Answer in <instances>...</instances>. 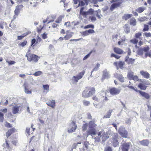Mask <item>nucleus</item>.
<instances>
[{"label": "nucleus", "instance_id": "10", "mask_svg": "<svg viewBox=\"0 0 151 151\" xmlns=\"http://www.w3.org/2000/svg\"><path fill=\"white\" fill-rule=\"evenodd\" d=\"M100 98L102 100L103 103H104L108 101L109 100L106 96V93H104V91H101L99 93Z\"/></svg>", "mask_w": 151, "mask_h": 151}, {"label": "nucleus", "instance_id": "42", "mask_svg": "<svg viewBox=\"0 0 151 151\" xmlns=\"http://www.w3.org/2000/svg\"><path fill=\"white\" fill-rule=\"evenodd\" d=\"M44 27V26H42L41 25L39 26V28H37V32L38 33H40Z\"/></svg>", "mask_w": 151, "mask_h": 151}, {"label": "nucleus", "instance_id": "43", "mask_svg": "<svg viewBox=\"0 0 151 151\" xmlns=\"http://www.w3.org/2000/svg\"><path fill=\"white\" fill-rule=\"evenodd\" d=\"M149 26L147 25L144 24L143 31V32L147 31L149 30Z\"/></svg>", "mask_w": 151, "mask_h": 151}, {"label": "nucleus", "instance_id": "17", "mask_svg": "<svg viewBox=\"0 0 151 151\" xmlns=\"http://www.w3.org/2000/svg\"><path fill=\"white\" fill-rule=\"evenodd\" d=\"M114 65L116 66L117 69L119 68L122 69L123 67V62L122 61L114 62Z\"/></svg>", "mask_w": 151, "mask_h": 151}, {"label": "nucleus", "instance_id": "1", "mask_svg": "<svg viewBox=\"0 0 151 151\" xmlns=\"http://www.w3.org/2000/svg\"><path fill=\"white\" fill-rule=\"evenodd\" d=\"M97 126L94 120L90 121L88 124V126L89 129L87 132L88 135H93V137L95 142H99L101 140V139L103 142H105L109 137L108 133L104 130H102L97 133L95 128Z\"/></svg>", "mask_w": 151, "mask_h": 151}, {"label": "nucleus", "instance_id": "4", "mask_svg": "<svg viewBox=\"0 0 151 151\" xmlns=\"http://www.w3.org/2000/svg\"><path fill=\"white\" fill-rule=\"evenodd\" d=\"M110 2L113 4L110 6V10L113 11L115 9L120 6L122 1V0H111Z\"/></svg>", "mask_w": 151, "mask_h": 151}, {"label": "nucleus", "instance_id": "50", "mask_svg": "<svg viewBox=\"0 0 151 151\" xmlns=\"http://www.w3.org/2000/svg\"><path fill=\"white\" fill-rule=\"evenodd\" d=\"M133 80L135 81H139V79H138V77L137 76H134L132 80Z\"/></svg>", "mask_w": 151, "mask_h": 151}, {"label": "nucleus", "instance_id": "18", "mask_svg": "<svg viewBox=\"0 0 151 151\" xmlns=\"http://www.w3.org/2000/svg\"><path fill=\"white\" fill-rule=\"evenodd\" d=\"M46 104L48 106L54 108L55 106V101L54 100H50Z\"/></svg>", "mask_w": 151, "mask_h": 151}, {"label": "nucleus", "instance_id": "54", "mask_svg": "<svg viewBox=\"0 0 151 151\" xmlns=\"http://www.w3.org/2000/svg\"><path fill=\"white\" fill-rule=\"evenodd\" d=\"M104 151H112V149L111 147L108 146L105 148Z\"/></svg>", "mask_w": 151, "mask_h": 151}, {"label": "nucleus", "instance_id": "51", "mask_svg": "<svg viewBox=\"0 0 151 151\" xmlns=\"http://www.w3.org/2000/svg\"><path fill=\"white\" fill-rule=\"evenodd\" d=\"M29 0H17V2L18 4H19L21 3H22L24 2H27Z\"/></svg>", "mask_w": 151, "mask_h": 151}, {"label": "nucleus", "instance_id": "33", "mask_svg": "<svg viewBox=\"0 0 151 151\" xmlns=\"http://www.w3.org/2000/svg\"><path fill=\"white\" fill-rule=\"evenodd\" d=\"M13 113L14 114L17 113L19 111V107L18 106H14L12 109Z\"/></svg>", "mask_w": 151, "mask_h": 151}, {"label": "nucleus", "instance_id": "24", "mask_svg": "<svg viewBox=\"0 0 151 151\" xmlns=\"http://www.w3.org/2000/svg\"><path fill=\"white\" fill-rule=\"evenodd\" d=\"M114 50L116 53L119 54H122L123 52V51L121 49L117 47L114 48Z\"/></svg>", "mask_w": 151, "mask_h": 151}, {"label": "nucleus", "instance_id": "32", "mask_svg": "<svg viewBox=\"0 0 151 151\" xmlns=\"http://www.w3.org/2000/svg\"><path fill=\"white\" fill-rule=\"evenodd\" d=\"M144 10V7L142 6L138 8L136 10V12H138L139 13H141L143 12Z\"/></svg>", "mask_w": 151, "mask_h": 151}, {"label": "nucleus", "instance_id": "3", "mask_svg": "<svg viewBox=\"0 0 151 151\" xmlns=\"http://www.w3.org/2000/svg\"><path fill=\"white\" fill-rule=\"evenodd\" d=\"M30 51V50H29L26 55L25 56L27 58V60L29 62H37L40 57L36 55L32 54Z\"/></svg>", "mask_w": 151, "mask_h": 151}, {"label": "nucleus", "instance_id": "27", "mask_svg": "<svg viewBox=\"0 0 151 151\" xmlns=\"http://www.w3.org/2000/svg\"><path fill=\"white\" fill-rule=\"evenodd\" d=\"M42 86L45 92L46 93L48 92L49 89V86L48 85H43Z\"/></svg>", "mask_w": 151, "mask_h": 151}, {"label": "nucleus", "instance_id": "48", "mask_svg": "<svg viewBox=\"0 0 151 151\" xmlns=\"http://www.w3.org/2000/svg\"><path fill=\"white\" fill-rule=\"evenodd\" d=\"M141 36L142 33L141 32H139L135 34L134 37L137 38H139Z\"/></svg>", "mask_w": 151, "mask_h": 151}, {"label": "nucleus", "instance_id": "11", "mask_svg": "<svg viewBox=\"0 0 151 151\" xmlns=\"http://www.w3.org/2000/svg\"><path fill=\"white\" fill-rule=\"evenodd\" d=\"M88 88V91H89L88 94L89 95V97L92 96V95L95 94L96 93V89L93 87L87 86Z\"/></svg>", "mask_w": 151, "mask_h": 151}, {"label": "nucleus", "instance_id": "29", "mask_svg": "<svg viewBox=\"0 0 151 151\" xmlns=\"http://www.w3.org/2000/svg\"><path fill=\"white\" fill-rule=\"evenodd\" d=\"M96 52V50H91L89 53L86 55L83 58V60H86L87 58L88 57H89L91 54L93 52L95 53Z\"/></svg>", "mask_w": 151, "mask_h": 151}, {"label": "nucleus", "instance_id": "2", "mask_svg": "<svg viewBox=\"0 0 151 151\" xmlns=\"http://www.w3.org/2000/svg\"><path fill=\"white\" fill-rule=\"evenodd\" d=\"M84 7H81L80 10L79 18L81 20L86 18L88 15H92L94 13L93 10L91 8L89 9L87 11H84Z\"/></svg>", "mask_w": 151, "mask_h": 151}, {"label": "nucleus", "instance_id": "53", "mask_svg": "<svg viewBox=\"0 0 151 151\" xmlns=\"http://www.w3.org/2000/svg\"><path fill=\"white\" fill-rule=\"evenodd\" d=\"M96 12H97L96 14V17L99 19L101 18V17L100 15V14L101 13V11L99 10H98V11H96Z\"/></svg>", "mask_w": 151, "mask_h": 151}, {"label": "nucleus", "instance_id": "34", "mask_svg": "<svg viewBox=\"0 0 151 151\" xmlns=\"http://www.w3.org/2000/svg\"><path fill=\"white\" fill-rule=\"evenodd\" d=\"M138 87L141 90H145L147 88V86L143 84L142 83H140L138 85Z\"/></svg>", "mask_w": 151, "mask_h": 151}, {"label": "nucleus", "instance_id": "5", "mask_svg": "<svg viewBox=\"0 0 151 151\" xmlns=\"http://www.w3.org/2000/svg\"><path fill=\"white\" fill-rule=\"evenodd\" d=\"M85 73V70H83L79 73L77 76H74L71 79L72 83H75L78 82V80L83 77Z\"/></svg>", "mask_w": 151, "mask_h": 151}, {"label": "nucleus", "instance_id": "31", "mask_svg": "<svg viewBox=\"0 0 151 151\" xmlns=\"http://www.w3.org/2000/svg\"><path fill=\"white\" fill-rule=\"evenodd\" d=\"M132 14H126L123 16V19H125L126 20L128 19L132 16Z\"/></svg>", "mask_w": 151, "mask_h": 151}, {"label": "nucleus", "instance_id": "6", "mask_svg": "<svg viewBox=\"0 0 151 151\" xmlns=\"http://www.w3.org/2000/svg\"><path fill=\"white\" fill-rule=\"evenodd\" d=\"M24 6L22 5H18L16 6L14 11V15L13 16V19H15L19 15L20 10L23 8Z\"/></svg>", "mask_w": 151, "mask_h": 151}, {"label": "nucleus", "instance_id": "7", "mask_svg": "<svg viewBox=\"0 0 151 151\" xmlns=\"http://www.w3.org/2000/svg\"><path fill=\"white\" fill-rule=\"evenodd\" d=\"M111 142L112 143L113 146L115 147L119 144L118 142V136L117 134H114L112 137Z\"/></svg>", "mask_w": 151, "mask_h": 151}, {"label": "nucleus", "instance_id": "38", "mask_svg": "<svg viewBox=\"0 0 151 151\" xmlns=\"http://www.w3.org/2000/svg\"><path fill=\"white\" fill-rule=\"evenodd\" d=\"M27 43V40H24L23 42H20L19 44V45L22 47H24L25 46Z\"/></svg>", "mask_w": 151, "mask_h": 151}, {"label": "nucleus", "instance_id": "41", "mask_svg": "<svg viewBox=\"0 0 151 151\" xmlns=\"http://www.w3.org/2000/svg\"><path fill=\"white\" fill-rule=\"evenodd\" d=\"M42 73V71H38L35 72L34 74V75L35 76H37L41 75Z\"/></svg>", "mask_w": 151, "mask_h": 151}, {"label": "nucleus", "instance_id": "21", "mask_svg": "<svg viewBox=\"0 0 151 151\" xmlns=\"http://www.w3.org/2000/svg\"><path fill=\"white\" fill-rule=\"evenodd\" d=\"M142 145L145 146H147L149 144V141L147 139H144L139 142Z\"/></svg>", "mask_w": 151, "mask_h": 151}, {"label": "nucleus", "instance_id": "37", "mask_svg": "<svg viewBox=\"0 0 151 151\" xmlns=\"http://www.w3.org/2000/svg\"><path fill=\"white\" fill-rule=\"evenodd\" d=\"M94 28V25L92 24H88L83 27V28L84 29H87L88 28L93 29Z\"/></svg>", "mask_w": 151, "mask_h": 151}, {"label": "nucleus", "instance_id": "12", "mask_svg": "<svg viewBox=\"0 0 151 151\" xmlns=\"http://www.w3.org/2000/svg\"><path fill=\"white\" fill-rule=\"evenodd\" d=\"M135 60L132 58H130L128 56H127L125 58V61L128 64H133Z\"/></svg>", "mask_w": 151, "mask_h": 151}, {"label": "nucleus", "instance_id": "15", "mask_svg": "<svg viewBox=\"0 0 151 151\" xmlns=\"http://www.w3.org/2000/svg\"><path fill=\"white\" fill-rule=\"evenodd\" d=\"M23 86L24 88V92L27 94H31L32 91L29 90V87L27 83L26 82L24 83Z\"/></svg>", "mask_w": 151, "mask_h": 151}, {"label": "nucleus", "instance_id": "16", "mask_svg": "<svg viewBox=\"0 0 151 151\" xmlns=\"http://www.w3.org/2000/svg\"><path fill=\"white\" fill-rule=\"evenodd\" d=\"M89 0H79V4L78 6V7L80 6H82L86 4L88 5V3Z\"/></svg>", "mask_w": 151, "mask_h": 151}, {"label": "nucleus", "instance_id": "19", "mask_svg": "<svg viewBox=\"0 0 151 151\" xmlns=\"http://www.w3.org/2000/svg\"><path fill=\"white\" fill-rule=\"evenodd\" d=\"M73 34L72 32H69L67 31L66 35L64 37V39L65 40H69L72 37Z\"/></svg>", "mask_w": 151, "mask_h": 151}, {"label": "nucleus", "instance_id": "52", "mask_svg": "<svg viewBox=\"0 0 151 151\" xmlns=\"http://www.w3.org/2000/svg\"><path fill=\"white\" fill-rule=\"evenodd\" d=\"M88 35H89L91 34H93L95 33L94 30L93 29H89L88 30H87Z\"/></svg>", "mask_w": 151, "mask_h": 151}, {"label": "nucleus", "instance_id": "36", "mask_svg": "<svg viewBox=\"0 0 151 151\" xmlns=\"http://www.w3.org/2000/svg\"><path fill=\"white\" fill-rule=\"evenodd\" d=\"M143 52L142 48H139L137 51V54L139 55H142L143 54Z\"/></svg>", "mask_w": 151, "mask_h": 151}, {"label": "nucleus", "instance_id": "56", "mask_svg": "<svg viewBox=\"0 0 151 151\" xmlns=\"http://www.w3.org/2000/svg\"><path fill=\"white\" fill-rule=\"evenodd\" d=\"M143 35H145L146 37H151V33L150 32H145L143 34Z\"/></svg>", "mask_w": 151, "mask_h": 151}, {"label": "nucleus", "instance_id": "14", "mask_svg": "<svg viewBox=\"0 0 151 151\" xmlns=\"http://www.w3.org/2000/svg\"><path fill=\"white\" fill-rule=\"evenodd\" d=\"M88 87H86L85 89L82 92V96L84 98L89 97L88 93Z\"/></svg>", "mask_w": 151, "mask_h": 151}, {"label": "nucleus", "instance_id": "35", "mask_svg": "<svg viewBox=\"0 0 151 151\" xmlns=\"http://www.w3.org/2000/svg\"><path fill=\"white\" fill-rule=\"evenodd\" d=\"M88 124L87 123L83 124L82 127V130L83 132H85L87 129Z\"/></svg>", "mask_w": 151, "mask_h": 151}, {"label": "nucleus", "instance_id": "39", "mask_svg": "<svg viewBox=\"0 0 151 151\" xmlns=\"http://www.w3.org/2000/svg\"><path fill=\"white\" fill-rule=\"evenodd\" d=\"M62 17V16H60L57 19L55 22L57 23H59L61 22Z\"/></svg>", "mask_w": 151, "mask_h": 151}, {"label": "nucleus", "instance_id": "55", "mask_svg": "<svg viewBox=\"0 0 151 151\" xmlns=\"http://www.w3.org/2000/svg\"><path fill=\"white\" fill-rule=\"evenodd\" d=\"M92 99L95 101L98 102L99 101V98L96 96H93L92 97Z\"/></svg>", "mask_w": 151, "mask_h": 151}, {"label": "nucleus", "instance_id": "23", "mask_svg": "<svg viewBox=\"0 0 151 151\" xmlns=\"http://www.w3.org/2000/svg\"><path fill=\"white\" fill-rule=\"evenodd\" d=\"M129 148V145L128 143H123V151H128Z\"/></svg>", "mask_w": 151, "mask_h": 151}, {"label": "nucleus", "instance_id": "57", "mask_svg": "<svg viewBox=\"0 0 151 151\" xmlns=\"http://www.w3.org/2000/svg\"><path fill=\"white\" fill-rule=\"evenodd\" d=\"M111 57H114L115 58L117 59H118L120 58V56H119L113 53H112L111 54Z\"/></svg>", "mask_w": 151, "mask_h": 151}, {"label": "nucleus", "instance_id": "26", "mask_svg": "<svg viewBox=\"0 0 151 151\" xmlns=\"http://www.w3.org/2000/svg\"><path fill=\"white\" fill-rule=\"evenodd\" d=\"M124 30L126 33H128L130 32V30L128 24H126L124 25Z\"/></svg>", "mask_w": 151, "mask_h": 151}, {"label": "nucleus", "instance_id": "62", "mask_svg": "<svg viewBox=\"0 0 151 151\" xmlns=\"http://www.w3.org/2000/svg\"><path fill=\"white\" fill-rule=\"evenodd\" d=\"M82 34L84 36H86L88 35L87 30L83 31L82 33Z\"/></svg>", "mask_w": 151, "mask_h": 151}, {"label": "nucleus", "instance_id": "46", "mask_svg": "<svg viewBox=\"0 0 151 151\" xmlns=\"http://www.w3.org/2000/svg\"><path fill=\"white\" fill-rule=\"evenodd\" d=\"M89 19H91L92 22H95L96 20V18L95 16H93L89 17Z\"/></svg>", "mask_w": 151, "mask_h": 151}, {"label": "nucleus", "instance_id": "45", "mask_svg": "<svg viewBox=\"0 0 151 151\" xmlns=\"http://www.w3.org/2000/svg\"><path fill=\"white\" fill-rule=\"evenodd\" d=\"M130 41L131 42L134 44H137L138 43V41L137 39L134 38L131 40Z\"/></svg>", "mask_w": 151, "mask_h": 151}, {"label": "nucleus", "instance_id": "63", "mask_svg": "<svg viewBox=\"0 0 151 151\" xmlns=\"http://www.w3.org/2000/svg\"><path fill=\"white\" fill-rule=\"evenodd\" d=\"M64 25L66 26V27H69L70 26V22H65L64 24Z\"/></svg>", "mask_w": 151, "mask_h": 151}, {"label": "nucleus", "instance_id": "25", "mask_svg": "<svg viewBox=\"0 0 151 151\" xmlns=\"http://www.w3.org/2000/svg\"><path fill=\"white\" fill-rule=\"evenodd\" d=\"M141 95L147 99H148L150 97V96L149 94L145 92L142 91L141 92Z\"/></svg>", "mask_w": 151, "mask_h": 151}, {"label": "nucleus", "instance_id": "13", "mask_svg": "<svg viewBox=\"0 0 151 151\" xmlns=\"http://www.w3.org/2000/svg\"><path fill=\"white\" fill-rule=\"evenodd\" d=\"M16 129L14 128H12L9 130L6 133V135L8 138L12 134L15 132Z\"/></svg>", "mask_w": 151, "mask_h": 151}, {"label": "nucleus", "instance_id": "40", "mask_svg": "<svg viewBox=\"0 0 151 151\" xmlns=\"http://www.w3.org/2000/svg\"><path fill=\"white\" fill-rule=\"evenodd\" d=\"M83 105L86 106H88L90 104L89 101L84 100L83 101Z\"/></svg>", "mask_w": 151, "mask_h": 151}, {"label": "nucleus", "instance_id": "30", "mask_svg": "<svg viewBox=\"0 0 151 151\" xmlns=\"http://www.w3.org/2000/svg\"><path fill=\"white\" fill-rule=\"evenodd\" d=\"M134 73L132 71H129L128 73L127 77L129 79L131 80L132 78L134 76Z\"/></svg>", "mask_w": 151, "mask_h": 151}, {"label": "nucleus", "instance_id": "59", "mask_svg": "<svg viewBox=\"0 0 151 151\" xmlns=\"http://www.w3.org/2000/svg\"><path fill=\"white\" fill-rule=\"evenodd\" d=\"M36 40L34 38L31 41V46H33V47L35 46V45L34 44L36 42Z\"/></svg>", "mask_w": 151, "mask_h": 151}, {"label": "nucleus", "instance_id": "28", "mask_svg": "<svg viewBox=\"0 0 151 151\" xmlns=\"http://www.w3.org/2000/svg\"><path fill=\"white\" fill-rule=\"evenodd\" d=\"M130 24L133 26H135L136 24V20L134 18H132L130 21Z\"/></svg>", "mask_w": 151, "mask_h": 151}, {"label": "nucleus", "instance_id": "44", "mask_svg": "<svg viewBox=\"0 0 151 151\" xmlns=\"http://www.w3.org/2000/svg\"><path fill=\"white\" fill-rule=\"evenodd\" d=\"M123 137L125 138H128V132L126 130L123 129Z\"/></svg>", "mask_w": 151, "mask_h": 151}, {"label": "nucleus", "instance_id": "20", "mask_svg": "<svg viewBox=\"0 0 151 151\" xmlns=\"http://www.w3.org/2000/svg\"><path fill=\"white\" fill-rule=\"evenodd\" d=\"M140 73L144 78H149L150 74L147 71H145L143 70L140 72Z\"/></svg>", "mask_w": 151, "mask_h": 151}, {"label": "nucleus", "instance_id": "9", "mask_svg": "<svg viewBox=\"0 0 151 151\" xmlns=\"http://www.w3.org/2000/svg\"><path fill=\"white\" fill-rule=\"evenodd\" d=\"M109 92L112 95H116L119 93L120 90L115 87H112L109 88Z\"/></svg>", "mask_w": 151, "mask_h": 151}, {"label": "nucleus", "instance_id": "8", "mask_svg": "<svg viewBox=\"0 0 151 151\" xmlns=\"http://www.w3.org/2000/svg\"><path fill=\"white\" fill-rule=\"evenodd\" d=\"M77 126L75 121H73L69 126V129L68 130V132L72 133L74 132L76 129Z\"/></svg>", "mask_w": 151, "mask_h": 151}, {"label": "nucleus", "instance_id": "22", "mask_svg": "<svg viewBox=\"0 0 151 151\" xmlns=\"http://www.w3.org/2000/svg\"><path fill=\"white\" fill-rule=\"evenodd\" d=\"M112 111L113 110L112 109L109 110V111L107 112L106 114L103 116V118L107 119L110 118L111 117V113Z\"/></svg>", "mask_w": 151, "mask_h": 151}, {"label": "nucleus", "instance_id": "49", "mask_svg": "<svg viewBox=\"0 0 151 151\" xmlns=\"http://www.w3.org/2000/svg\"><path fill=\"white\" fill-rule=\"evenodd\" d=\"M142 49L144 52H147L149 50L150 48L148 46H147L142 48Z\"/></svg>", "mask_w": 151, "mask_h": 151}, {"label": "nucleus", "instance_id": "58", "mask_svg": "<svg viewBox=\"0 0 151 151\" xmlns=\"http://www.w3.org/2000/svg\"><path fill=\"white\" fill-rule=\"evenodd\" d=\"M42 39L39 36H37V41L35 44L40 42L42 41Z\"/></svg>", "mask_w": 151, "mask_h": 151}, {"label": "nucleus", "instance_id": "47", "mask_svg": "<svg viewBox=\"0 0 151 151\" xmlns=\"http://www.w3.org/2000/svg\"><path fill=\"white\" fill-rule=\"evenodd\" d=\"M3 114L0 112V122H3L4 121V117Z\"/></svg>", "mask_w": 151, "mask_h": 151}, {"label": "nucleus", "instance_id": "61", "mask_svg": "<svg viewBox=\"0 0 151 151\" xmlns=\"http://www.w3.org/2000/svg\"><path fill=\"white\" fill-rule=\"evenodd\" d=\"M131 119H129L126 121L125 123L129 125L131 124Z\"/></svg>", "mask_w": 151, "mask_h": 151}, {"label": "nucleus", "instance_id": "60", "mask_svg": "<svg viewBox=\"0 0 151 151\" xmlns=\"http://www.w3.org/2000/svg\"><path fill=\"white\" fill-rule=\"evenodd\" d=\"M5 126L7 128H11L12 127V125L9 123L6 122L5 124Z\"/></svg>", "mask_w": 151, "mask_h": 151}, {"label": "nucleus", "instance_id": "64", "mask_svg": "<svg viewBox=\"0 0 151 151\" xmlns=\"http://www.w3.org/2000/svg\"><path fill=\"white\" fill-rule=\"evenodd\" d=\"M42 37L44 39H46L47 38V34L44 33L42 35Z\"/></svg>", "mask_w": 151, "mask_h": 151}]
</instances>
